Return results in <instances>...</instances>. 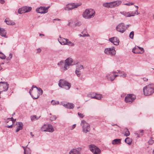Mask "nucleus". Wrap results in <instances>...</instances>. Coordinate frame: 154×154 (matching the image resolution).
<instances>
[{
    "instance_id": "nucleus-1",
    "label": "nucleus",
    "mask_w": 154,
    "mask_h": 154,
    "mask_svg": "<svg viewBox=\"0 0 154 154\" xmlns=\"http://www.w3.org/2000/svg\"><path fill=\"white\" fill-rule=\"evenodd\" d=\"M73 60L70 58L66 59L65 61H61L57 64V65L60 67L61 72H64L68 70L70 66L74 65Z\"/></svg>"
},
{
    "instance_id": "nucleus-2",
    "label": "nucleus",
    "mask_w": 154,
    "mask_h": 154,
    "mask_svg": "<svg viewBox=\"0 0 154 154\" xmlns=\"http://www.w3.org/2000/svg\"><path fill=\"white\" fill-rule=\"evenodd\" d=\"M95 14V11L91 8L86 9L83 12L82 17L86 19H89L93 18Z\"/></svg>"
},
{
    "instance_id": "nucleus-3",
    "label": "nucleus",
    "mask_w": 154,
    "mask_h": 154,
    "mask_svg": "<svg viewBox=\"0 0 154 154\" xmlns=\"http://www.w3.org/2000/svg\"><path fill=\"white\" fill-rule=\"evenodd\" d=\"M143 91L145 95H151L154 93V85L152 84L149 85L144 87Z\"/></svg>"
},
{
    "instance_id": "nucleus-4",
    "label": "nucleus",
    "mask_w": 154,
    "mask_h": 154,
    "mask_svg": "<svg viewBox=\"0 0 154 154\" xmlns=\"http://www.w3.org/2000/svg\"><path fill=\"white\" fill-rule=\"evenodd\" d=\"M82 5L81 3H69L66 5L64 8L65 11H69L77 8Z\"/></svg>"
},
{
    "instance_id": "nucleus-5",
    "label": "nucleus",
    "mask_w": 154,
    "mask_h": 154,
    "mask_svg": "<svg viewBox=\"0 0 154 154\" xmlns=\"http://www.w3.org/2000/svg\"><path fill=\"white\" fill-rule=\"evenodd\" d=\"M41 130L43 132H53L54 129L52 125L50 124H46L43 125L41 128Z\"/></svg>"
},
{
    "instance_id": "nucleus-6",
    "label": "nucleus",
    "mask_w": 154,
    "mask_h": 154,
    "mask_svg": "<svg viewBox=\"0 0 154 154\" xmlns=\"http://www.w3.org/2000/svg\"><path fill=\"white\" fill-rule=\"evenodd\" d=\"M81 125L82 127V131L84 133H86L90 130V125L85 120H82L81 121Z\"/></svg>"
},
{
    "instance_id": "nucleus-7",
    "label": "nucleus",
    "mask_w": 154,
    "mask_h": 154,
    "mask_svg": "<svg viewBox=\"0 0 154 154\" xmlns=\"http://www.w3.org/2000/svg\"><path fill=\"white\" fill-rule=\"evenodd\" d=\"M58 85L60 87L64 88L67 90L69 89L71 86L69 83L62 79L60 80Z\"/></svg>"
},
{
    "instance_id": "nucleus-8",
    "label": "nucleus",
    "mask_w": 154,
    "mask_h": 154,
    "mask_svg": "<svg viewBox=\"0 0 154 154\" xmlns=\"http://www.w3.org/2000/svg\"><path fill=\"white\" fill-rule=\"evenodd\" d=\"M104 53L106 55L111 56H114L116 54V51L114 47L111 48H106L104 50Z\"/></svg>"
},
{
    "instance_id": "nucleus-9",
    "label": "nucleus",
    "mask_w": 154,
    "mask_h": 154,
    "mask_svg": "<svg viewBox=\"0 0 154 154\" xmlns=\"http://www.w3.org/2000/svg\"><path fill=\"white\" fill-rule=\"evenodd\" d=\"M89 148L93 154H100L101 153L100 149L94 145L91 144L89 145Z\"/></svg>"
},
{
    "instance_id": "nucleus-10",
    "label": "nucleus",
    "mask_w": 154,
    "mask_h": 154,
    "mask_svg": "<svg viewBox=\"0 0 154 154\" xmlns=\"http://www.w3.org/2000/svg\"><path fill=\"white\" fill-rule=\"evenodd\" d=\"M136 98L135 95L132 94L127 95L125 97V101L127 103H131L133 102Z\"/></svg>"
},
{
    "instance_id": "nucleus-11",
    "label": "nucleus",
    "mask_w": 154,
    "mask_h": 154,
    "mask_svg": "<svg viewBox=\"0 0 154 154\" xmlns=\"http://www.w3.org/2000/svg\"><path fill=\"white\" fill-rule=\"evenodd\" d=\"M116 30L121 33H123L125 31L126 27L123 23H122L118 24L116 27Z\"/></svg>"
},
{
    "instance_id": "nucleus-12",
    "label": "nucleus",
    "mask_w": 154,
    "mask_h": 154,
    "mask_svg": "<svg viewBox=\"0 0 154 154\" xmlns=\"http://www.w3.org/2000/svg\"><path fill=\"white\" fill-rule=\"evenodd\" d=\"M9 85L6 82H0V90L2 91H7Z\"/></svg>"
},
{
    "instance_id": "nucleus-13",
    "label": "nucleus",
    "mask_w": 154,
    "mask_h": 154,
    "mask_svg": "<svg viewBox=\"0 0 154 154\" xmlns=\"http://www.w3.org/2000/svg\"><path fill=\"white\" fill-rule=\"evenodd\" d=\"M49 8V7H45L41 6L37 8L36 9V11L38 13L44 14L47 13L48 12V9Z\"/></svg>"
},
{
    "instance_id": "nucleus-14",
    "label": "nucleus",
    "mask_w": 154,
    "mask_h": 154,
    "mask_svg": "<svg viewBox=\"0 0 154 154\" xmlns=\"http://www.w3.org/2000/svg\"><path fill=\"white\" fill-rule=\"evenodd\" d=\"M120 13L124 15L126 17H131L132 16H134L135 15H138L139 14V13H138L137 11V10H136L134 12V14H131L130 12H126L123 11V12H121Z\"/></svg>"
},
{
    "instance_id": "nucleus-15",
    "label": "nucleus",
    "mask_w": 154,
    "mask_h": 154,
    "mask_svg": "<svg viewBox=\"0 0 154 154\" xmlns=\"http://www.w3.org/2000/svg\"><path fill=\"white\" fill-rule=\"evenodd\" d=\"M109 41L116 45H118L119 44V41L116 37L110 38L109 39Z\"/></svg>"
},
{
    "instance_id": "nucleus-16",
    "label": "nucleus",
    "mask_w": 154,
    "mask_h": 154,
    "mask_svg": "<svg viewBox=\"0 0 154 154\" xmlns=\"http://www.w3.org/2000/svg\"><path fill=\"white\" fill-rule=\"evenodd\" d=\"M106 77L107 80L111 82L114 80V74L112 72L106 74Z\"/></svg>"
},
{
    "instance_id": "nucleus-17",
    "label": "nucleus",
    "mask_w": 154,
    "mask_h": 154,
    "mask_svg": "<svg viewBox=\"0 0 154 154\" xmlns=\"http://www.w3.org/2000/svg\"><path fill=\"white\" fill-rule=\"evenodd\" d=\"M7 31L5 29L0 26V35L5 38H7Z\"/></svg>"
},
{
    "instance_id": "nucleus-18",
    "label": "nucleus",
    "mask_w": 154,
    "mask_h": 154,
    "mask_svg": "<svg viewBox=\"0 0 154 154\" xmlns=\"http://www.w3.org/2000/svg\"><path fill=\"white\" fill-rule=\"evenodd\" d=\"M58 41L61 45H66L67 41H68V39L61 38L60 36L59 38L58 39Z\"/></svg>"
},
{
    "instance_id": "nucleus-19",
    "label": "nucleus",
    "mask_w": 154,
    "mask_h": 154,
    "mask_svg": "<svg viewBox=\"0 0 154 154\" xmlns=\"http://www.w3.org/2000/svg\"><path fill=\"white\" fill-rule=\"evenodd\" d=\"M62 105L65 107L69 109H73L74 107V104L72 103H68L66 104H64Z\"/></svg>"
},
{
    "instance_id": "nucleus-20",
    "label": "nucleus",
    "mask_w": 154,
    "mask_h": 154,
    "mask_svg": "<svg viewBox=\"0 0 154 154\" xmlns=\"http://www.w3.org/2000/svg\"><path fill=\"white\" fill-rule=\"evenodd\" d=\"M5 22L8 25H15V23L13 21L11 20L8 18H6L5 20Z\"/></svg>"
},
{
    "instance_id": "nucleus-21",
    "label": "nucleus",
    "mask_w": 154,
    "mask_h": 154,
    "mask_svg": "<svg viewBox=\"0 0 154 154\" xmlns=\"http://www.w3.org/2000/svg\"><path fill=\"white\" fill-rule=\"evenodd\" d=\"M31 96L34 99H36L39 97L40 94L37 91H35L34 92L33 94H31Z\"/></svg>"
},
{
    "instance_id": "nucleus-22",
    "label": "nucleus",
    "mask_w": 154,
    "mask_h": 154,
    "mask_svg": "<svg viewBox=\"0 0 154 154\" xmlns=\"http://www.w3.org/2000/svg\"><path fill=\"white\" fill-rule=\"evenodd\" d=\"M69 154H81L79 151L76 149H71L69 152Z\"/></svg>"
},
{
    "instance_id": "nucleus-23",
    "label": "nucleus",
    "mask_w": 154,
    "mask_h": 154,
    "mask_svg": "<svg viewBox=\"0 0 154 154\" xmlns=\"http://www.w3.org/2000/svg\"><path fill=\"white\" fill-rule=\"evenodd\" d=\"M23 125L22 122H20L18 123V126L16 132H18L20 130H22L23 128Z\"/></svg>"
},
{
    "instance_id": "nucleus-24",
    "label": "nucleus",
    "mask_w": 154,
    "mask_h": 154,
    "mask_svg": "<svg viewBox=\"0 0 154 154\" xmlns=\"http://www.w3.org/2000/svg\"><path fill=\"white\" fill-rule=\"evenodd\" d=\"M132 52L135 54H140V50L139 49V46H135L132 49Z\"/></svg>"
},
{
    "instance_id": "nucleus-25",
    "label": "nucleus",
    "mask_w": 154,
    "mask_h": 154,
    "mask_svg": "<svg viewBox=\"0 0 154 154\" xmlns=\"http://www.w3.org/2000/svg\"><path fill=\"white\" fill-rule=\"evenodd\" d=\"M102 97V94H97L96 93H95V94H94V97H92L93 98L99 100L101 99Z\"/></svg>"
},
{
    "instance_id": "nucleus-26",
    "label": "nucleus",
    "mask_w": 154,
    "mask_h": 154,
    "mask_svg": "<svg viewBox=\"0 0 154 154\" xmlns=\"http://www.w3.org/2000/svg\"><path fill=\"white\" fill-rule=\"evenodd\" d=\"M25 8L24 6L19 8L18 11V12L19 14H21L26 13V12H25Z\"/></svg>"
},
{
    "instance_id": "nucleus-27",
    "label": "nucleus",
    "mask_w": 154,
    "mask_h": 154,
    "mask_svg": "<svg viewBox=\"0 0 154 154\" xmlns=\"http://www.w3.org/2000/svg\"><path fill=\"white\" fill-rule=\"evenodd\" d=\"M121 140L120 139H115L112 141V144H118L121 143Z\"/></svg>"
},
{
    "instance_id": "nucleus-28",
    "label": "nucleus",
    "mask_w": 154,
    "mask_h": 154,
    "mask_svg": "<svg viewBox=\"0 0 154 154\" xmlns=\"http://www.w3.org/2000/svg\"><path fill=\"white\" fill-rule=\"evenodd\" d=\"M125 142L128 145H130L132 142V140L131 139L127 137L125 140Z\"/></svg>"
},
{
    "instance_id": "nucleus-29",
    "label": "nucleus",
    "mask_w": 154,
    "mask_h": 154,
    "mask_svg": "<svg viewBox=\"0 0 154 154\" xmlns=\"http://www.w3.org/2000/svg\"><path fill=\"white\" fill-rule=\"evenodd\" d=\"M102 5L105 7L111 8V2L104 3Z\"/></svg>"
},
{
    "instance_id": "nucleus-30",
    "label": "nucleus",
    "mask_w": 154,
    "mask_h": 154,
    "mask_svg": "<svg viewBox=\"0 0 154 154\" xmlns=\"http://www.w3.org/2000/svg\"><path fill=\"white\" fill-rule=\"evenodd\" d=\"M39 118V117L37 118L36 116V115L32 116L30 117L31 120L32 121H33L35 120H38Z\"/></svg>"
},
{
    "instance_id": "nucleus-31",
    "label": "nucleus",
    "mask_w": 154,
    "mask_h": 154,
    "mask_svg": "<svg viewBox=\"0 0 154 154\" xmlns=\"http://www.w3.org/2000/svg\"><path fill=\"white\" fill-rule=\"evenodd\" d=\"M140 132V133H141V134H140L138 132H136L135 134L137 135V137H140L141 136H142L143 135V130H140L139 131Z\"/></svg>"
},
{
    "instance_id": "nucleus-32",
    "label": "nucleus",
    "mask_w": 154,
    "mask_h": 154,
    "mask_svg": "<svg viewBox=\"0 0 154 154\" xmlns=\"http://www.w3.org/2000/svg\"><path fill=\"white\" fill-rule=\"evenodd\" d=\"M83 69V66L81 65H78L77 66L76 70L81 71L82 69Z\"/></svg>"
},
{
    "instance_id": "nucleus-33",
    "label": "nucleus",
    "mask_w": 154,
    "mask_h": 154,
    "mask_svg": "<svg viewBox=\"0 0 154 154\" xmlns=\"http://www.w3.org/2000/svg\"><path fill=\"white\" fill-rule=\"evenodd\" d=\"M115 7H117L120 5L122 3L121 1H117L114 2Z\"/></svg>"
},
{
    "instance_id": "nucleus-34",
    "label": "nucleus",
    "mask_w": 154,
    "mask_h": 154,
    "mask_svg": "<svg viewBox=\"0 0 154 154\" xmlns=\"http://www.w3.org/2000/svg\"><path fill=\"white\" fill-rule=\"evenodd\" d=\"M25 9V12H30L32 10V8L30 7L24 6Z\"/></svg>"
},
{
    "instance_id": "nucleus-35",
    "label": "nucleus",
    "mask_w": 154,
    "mask_h": 154,
    "mask_svg": "<svg viewBox=\"0 0 154 154\" xmlns=\"http://www.w3.org/2000/svg\"><path fill=\"white\" fill-rule=\"evenodd\" d=\"M82 34H80L79 35L80 37H90V35L88 33L83 34L82 32Z\"/></svg>"
},
{
    "instance_id": "nucleus-36",
    "label": "nucleus",
    "mask_w": 154,
    "mask_h": 154,
    "mask_svg": "<svg viewBox=\"0 0 154 154\" xmlns=\"http://www.w3.org/2000/svg\"><path fill=\"white\" fill-rule=\"evenodd\" d=\"M66 45H67L71 46H73L74 45V44L71 42L69 41L68 39Z\"/></svg>"
},
{
    "instance_id": "nucleus-37",
    "label": "nucleus",
    "mask_w": 154,
    "mask_h": 154,
    "mask_svg": "<svg viewBox=\"0 0 154 154\" xmlns=\"http://www.w3.org/2000/svg\"><path fill=\"white\" fill-rule=\"evenodd\" d=\"M130 135V133L128 130L126 129L125 130L124 135L126 137L129 136Z\"/></svg>"
},
{
    "instance_id": "nucleus-38",
    "label": "nucleus",
    "mask_w": 154,
    "mask_h": 154,
    "mask_svg": "<svg viewBox=\"0 0 154 154\" xmlns=\"http://www.w3.org/2000/svg\"><path fill=\"white\" fill-rule=\"evenodd\" d=\"M75 72V73L78 77L80 76L81 74V71L76 70Z\"/></svg>"
},
{
    "instance_id": "nucleus-39",
    "label": "nucleus",
    "mask_w": 154,
    "mask_h": 154,
    "mask_svg": "<svg viewBox=\"0 0 154 154\" xmlns=\"http://www.w3.org/2000/svg\"><path fill=\"white\" fill-rule=\"evenodd\" d=\"M5 55L1 52L0 51V58L2 59H4L5 58Z\"/></svg>"
},
{
    "instance_id": "nucleus-40",
    "label": "nucleus",
    "mask_w": 154,
    "mask_h": 154,
    "mask_svg": "<svg viewBox=\"0 0 154 154\" xmlns=\"http://www.w3.org/2000/svg\"><path fill=\"white\" fill-rule=\"evenodd\" d=\"M51 103L53 105H57L59 104V102L58 101H55L53 100H51Z\"/></svg>"
},
{
    "instance_id": "nucleus-41",
    "label": "nucleus",
    "mask_w": 154,
    "mask_h": 154,
    "mask_svg": "<svg viewBox=\"0 0 154 154\" xmlns=\"http://www.w3.org/2000/svg\"><path fill=\"white\" fill-rule=\"evenodd\" d=\"M24 154H30L31 152L30 149L29 148H27V149L25 150L24 151Z\"/></svg>"
},
{
    "instance_id": "nucleus-42",
    "label": "nucleus",
    "mask_w": 154,
    "mask_h": 154,
    "mask_svg": "<svg viewBox=\"0 0 154 154\" xmlns=\"http://www.w3.org/2000/svg\"><path fill=\"white\" fill-rule=\"evenodd\" d=\"M57 119V117L55 116H51L50 117V120L51 121H53Z\"/></svg>"
},
{
    "instance_id": "nucleus-43",
    "label": "nucleus",
    "mask_w": 154,
    "mask_h": 154,
    "mask_svg": "<svg viewBox=\"0 0 154 154\" xmlns=\"http://www.w3.org/2000/svg\"><path fill=\"white\" fill-rule=\"evenodd\" d=\"M12 56L13 55L11 53L9 54V56L7 57L6 60L8 61L10 60L12 58Z\"/></svg>"
},
{
    "instance_id": "nucleus-44",
    "label": "nucleus",
    "mask_w": 154,
    "mask_h": 154,
    "mask_svg": "<svg viewBox=\"0 0 154 154\" xmlns=\"http://www.w3.org/2000/svg\"><path fill=\"white\" fill-rule=\"evenodd\" d=\"M127 75V74L123 72L122 74L119 75V76L122 77L123 78H125Z\"/></svg>"
},
{
    "instance_id": "nucleus-45",
    "label": "nucleus",
    "mask_w": 154,
    "mask_h": 154,
    "mask_svg": "<svg viewBox=\"0 0 154 154\" xmlns=\"http://www.w3.org/2000/svg\"><path fill=\"white\" fill-rule=\"evenodd\" d=\"M134 36V31L131 32L129 35V37L131 39H133V38Z\"/></svg>"
},
{
    "instance_id": "nucleus-46",
    "label": "nucleus",
    "mask_w": 154,
    "mask_h": 154,
    "mask_svg": "<svg viewBox=\"0 0 154 154\" xmlns=\"http://www.w3.org/2000/svg\"><path fill=\"white\" fill-rule=\"evenodd\" d=\"M8 120H10L11 122H12V123H13L15 121L16 119H14L12 117L11 118H8L7 119V120L6 121V122H8Z\"/></svg>"
},
{
    "instance_id": "nucleus-47",
    "label": "nucleus",
    "mask_w": 154,
    "mask_h": 154,
    "mask_svg": "<svg viewBox=\"0 0 154 154\" xmlns=\"http://www.w3.org/2000/svg\"><path fill=\"white\" fill-rule=\"evenodd\" d=\"M82 25L81 22L80 21H78L75 24V26H79Z\"/></svg>"
},
{
    "instance_id": "nucleus-48",
    "label": "nucleus",
    "mask_w": 154,
    "mask_h": 154,
    "mask_svg": "<svg viewBox=\"0 0 154 154\" xmlns=\"http://www.w3.org/2000/svg\"><path fill=\"white\" fill-rule=\"evenodd\" d=\"M139 49L140 50V54H143L144 52V50L143 48L139 47Z\"/></svg>"
},
{
    "instance_id": "nucleus-49",
    "label": "nucleus",
    "mask_w": 154,
    "mask_h": 154,
    "mask_svg": "<svg viewBox=\"0 0 154 154\" xmlns=\"http://www.w3.org/2000/svg\"><path fill=\"white\" fill-rule=\"evenodd\" d=\"M36 88L38 90V91H39L40 93V94L42 95L43 94V91L40 88H38L36 87Z\"/></svg>"
},
{
    "instance_id": "nucleus-50",
    "label": "nucleus",
    "mask_w": 154,
    "mask_h": 154,
    "mask_svg": "<svg viewBox=\"0 0 154 154\" xmlns=\"http://www.w3.org/2000/svg\"><path fill=\"white\" fill-rule=\"evenodd\" d=\"M149 144L152 145L154 143V140L152 139H150L148 142Z\"/></svg>"
},
{
    "instance_id": "nucleus-51",
    "label": "nucleus",
    "mask_w": 154,
    "mask_h": 154,
    "mask_svg": "<svg viewBox=\"0 0 154 154\" xmlns=\"http://www.w3.org/2000/svg\"><path fill=\"white\" fill-rule=\"evenodd\" d=\"M73 23V20H69L68 21V25L69 26H70Z\"/></svg>"
},
{
    "instance_id": "nucleus-52",
    "label": "nucleus",
    "mask_w": 154,
    "mask_h": 154,
    "mask_svg": "<svg viewBox=\"0 0 154 154\" xmlns=\"http://www.w3.org/2000/svg\"><path fill=\"white\" fill-rule=\"evenodd\" d=\"M36 88V87L35 85H33L31 88L30 90L29 91V93L30 94V95H31V91L33 90V88Z\"/></svg>"
},
{
    "instance_id": "nucleus-53",
    "label": "nucleus",
    "mask_w": 154,
    "mask_h": 154,
    "mask_svg": "<svg viewBox=\"0 0 154 154\" xmlns=\"http://www.w3.org/2000/svg\"><path fill=\"white\" fill-rule=\"evenodd\" d=\"M78 114L79 116L81 118H83L84 116L83 114L80 113L79 112H78Z\"/></svg>"
},
{
    "instance_id": "nucleus-54",
    "label": "nucleus",
    "mask_w": 154,
    "mask_h": 154,
    "mask_svg": "<svg viewBox=\"0 0 154 154\" xmlns=\"http://www.w3.org/2000/svg\"><path fill=\"white\" fill-rule=\"evenodd\" d=\"M116 7L114 2H111V8Z\"/></svg>"
},
{
    "instance_id": "nucleus-55",
    "label": "nucleus",
    "mask_w": 154,
    "mask_h": 154,
    "mask_svg": "<svg viewBox=\"0 0 154 154\" xmlns=\"http://www.w3.org/2000/svg\"><path fill=\"white\" fill-rule=\"evenodd\" d=\"M76 125L74 124L72 125L71 127V130H73L76 127Z\"/></svg>"
},
{
    "instance_id": "nucleus-56",
    "label": "nucleus",
    "mask_w": 154,
    "mask_h": 154,
    "mask_svg": "<svg viewBox=\"0 0 154 154\" xmlns=\"http://www.w3.org/2000/svg\"><path fill=\"white\" fill-rule=\"evenodd\" d=\"M94 94H95V93H91L90 94V97H91V98H93L92 97H94Z\"/></svg>"
},
{
    "instance_id": "nucleus-57",
    "label": "nucleus",
    "mask_w": 154,
    "mask_h": 154,
    "mask_svg": "<svg viewBox=\"0 0 154 154\" xmlns=\"http://www.w3.org/2000/svg\"><path fill=\"white\" fill-rule=\"evenodd\" d=\"M134 3H126L125 4V5H133Z\"/></svg>"
},
{
    "instance_id": "nucleus-58",
    "label": "nucleus",
    "mask_w": 154,
    "mask_h": 154,
    "mask_svg": "<svg viewBox=\"0 0 154 154\" xmlns=\"http://www.w3.org/2000/svg\"><path fill=\"white\" fill-rule=\"evenodd\" d=\"M143 79L144 82H147L148 81V79L146 77L143 78Z\"/></svg>"
},
{
    "instance_id": "nucleus-59",
    "label": "nucleus",
    "mask_w": 154,
    "mask_h": 154,
    "mask_svg": "<svg viewBox=\"0 0 154 154\" xmlns=\"http://www.w3.org/2000/svg\"><path fill=\"white\" fill-rule=\"evenodd\" d=\"M118 76H119V75H116L115 74H114V80Z\"/></svg>"
},
{
    "instance_id": "nucleus-60",
    "label": "nucleus",
    "mask_w": 154,
    "mask_h": 154,
    "mask_svg": "<svg viewBox=\"0 0 154 154\" xmlns=\"http://www.w3.org/2000/svg\"><path fill=\"white\" fill-rule=\"evenodd\" d=\"M5 3V1L4 0H0V3L2 4H3Z\"/></svg>"
},
{
    "instance_id": "nucleus-61",
    "label": "nucleus",
    "mask_w": 154,
    "mask_h": 154,
    "mask_svg": "<svg viewBox=\"0 0 154 154\" xmlns=\"http://www.w3.org/2000/svg\"><path fill=\"white\" fill-rule=\"evenodd\" d=\"M28 146V145H27L26 146H22V147L23 148V149H24V151H25V150H26V149H27V148H26V147L27 146Z\"/></svg>"
},
{
    "instance_id": "nucleus-62",
    "label": "nucleus",
    "mask_w": 154,
    "mask_h": 154,
    "mask_svg": "<svg viewBox=\"0 0 154 154\" xmlns=\"http://www.w3.org/2000/svg\"><path fill=\"white\" fill-rule=\"evenodd\" d=\"M123 72V71H122L120 70H118V74H122V72Z\"/></svg>"
},
{
    "instance_id": "nucleus-63",
    "label": "nucleus",
    "mask_w": 154,
    "mask_h": 154,
    "mask_svg": "<svg viewBox=\"0 0 154 154\" xmlns=\"http://www.w3.org/2000/svg\"><path fill=\"white\" fill-rule=\"evenodd\" d=\"M12 126H13L12 125H8L7 127L8 128H12Z\"/></svg>"
},
{
    "instance_id": "nucleus-64",
    "label": "nucleus",
    "mask_w": 154,
    "mask_h": 154,
    "mask_svg": "<svg viewBox=\"0 0 154 154\" xmlns=\"http://www.w3.org/2000/svg\"><path fill=\"white\" fill-rule=\"evenodd\" d=\"M112 73H113V74H118V72L117 71H113L112 72Z\"/></svg>"
}]
</instances>
